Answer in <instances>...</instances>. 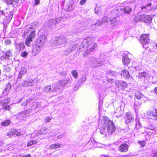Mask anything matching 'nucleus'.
<instances>
[{
    "mask_svg": "<svg viewBox=\"0 0 157 157\" xmlns=\"http://www.w3.org/2000/svg\"><path fill=\"white\" fill-rule=\"evenodd\" d=\"M15 47L16 49L18 50L21 51L22 49H23L25 48L24 44L22 43L16 44Z\"/></svg>",
    "mask_w": 157,
    "mask_h": 157,
    "instance_id": "obj_24",
    "label": "nucleus"
},
{
    "mask_svg": "<svg viewBox=\"0 0 157 157\" xmlns=\"http://www.w3.org/2000/svg\"><path fill=\"white\" fill-rule=\"evenodd\" d=\"M40 0H35V4L36 5H37L40 2Z\"/></svg>",
    "mask_w": 157,
    "mask_h": 157,
    "instance_id": "obj_55",
    "label": "nucleus"
},
{
    "mask_svg": "<svg viewBox=\"0 0 157 157\" xmlns=\"http://www.w3.org/2000/svg\"><path fill=\"white\" fill-rule=\"evenodd\" d=\"M109 21L110 22V24L112 26H117L119 22L118 21L116 20V18H110L109 19Z\"/></svg>",
    "mask_w": 157,
    "mask_h": 157,
    "instance_id": "obj_22",
    "label": "nucleus"
},
{
    "mask_svg": "<svg viewBox=\"0 0 157 157\" xmlns=\"http://www.w3.org/2000/svg\"><path fill=\"white\" fill-rule=\"evenodd\" d=\"M128 145L126 144H121L119 146V150L122 152H126L128 151Z\"/></svg>",
    "mask_w": 157,
    "mask_h": 157,
    "instance_id": "obj_16",
    "label": "nucleus"
},
{
    "mask_svg": "<svg viewBox=\"0 0 157 157\" xmlns=\"http://www.w3.org/2000/svg\"><path fill=\"white\" fill-rule=\"evenodd\" d=\"M148 115L150 118H155L157 120V112L156 109L148 113Z\"/></svg>",
    "mask_w": 157,
    "mask_h": 157,
    "instance_id": "obj_14",
    "label": "nucleus"
},
{
    "mask_svg": "<svg viewBox=\"0 0 157 157\" xmlns=\"http://www.w3.org/2000/svg\"><path fill=\"white\" fill-rule=\"evenodd\" d=\"M152 18L149 15H141L136 17L134 18V21L137 22L138 21L144 22L146 23H149L151 21Z\"/></svg>",
    "mask_w": 157,
    "mask_h": 157,
    "instance_id": "obj_4",
    "label": "nucleus"
},
{
    "mask_svg": "<svg viewBox=\"0 0 157 157\" xmlns=\"http://www.w3.org/2000/svg\"><path fill=\"white\" fill-rule=\"evenodd\" d=\"M82 48L86 47L88 51L90 52L94 51L97 47V44L94 42L90 37H88L84 39L81 43V47Z\"/></svg>",
    "mask_w": 157,
    "mask_h": 157,
    "instance_id": "obj_3",
    "label": "nucleus"
},
{
    "mask_svg": "<svg viewBox=\"0 0 157 157\" xmlns=\"http://www.w3.org/2000/svg\"><path fill=\"white\" fill-rule=\"evenodd\" d=\"M123 63L124 64L127 65L130 62V59L128 58V55L124 53L123 56Z\"/></svg>",
    "mask_w": 157,
    "mask_h": 157,
    "instance_id": "obj_15",
    "label": "nucleus"
},
{
    "mask_svg": "<svg viewBox=\"0 0 157 157\" xmlns=\"http://www.w3.org/2000/svg\"><path fill=\"white\" fill-rule=\"evenodd\" d=\"M76 5L73 2H71L68 5V11H71L73 10L75 7Z\"/></svg>",
    "mask_w": 157,
    "mask_h": 157,
    "instance_id": "obj_25",
    "label": "nucleus"
},
{
    "mask_svg": "<svg viewBox=\"0 0 157 157\" xmlns=\"http://www.w3.org/2000/svg\"><path fill=\"white\" fill-rule=\"evenodd\" d=\"M33 40L27 37L25 40V44L28 46H30V43L33 41Z\"/></svg>",
    "mask_w": 157,
    "mask_h": 157,
    "instance_id": "obj_26",
    "label": "nucleus"
},
{
    "mask_svg": "<svg viewBox=\"0 0 157 157\" xmlns=\"http://www.w3.org/2000/svg\"><path fill=\"white\" fill-rule=\"evenodd\" d=\"M44 91L46 92L51 93L50 86H46L43 88Z\"/></svg>",
    "mask_w": 157,
    "mask_h": 157,
    "instance_id": "obj_34",
    "label": "nucleus"
},
{
    "mask_svg": "<svg viewBox=\"0 0 157 157\" xmlns=\"http://www.w3.org/2000/svg\"><path fill=\"white\" fill-rule=\"evenodd\" d=\"M55 91H56L60 89L61 87L58 82L57 84H52Z\"/></svg>",
    "mask_w": 157,
    "mask_h": 157,
    "instance_id": "obj_33",
    "label": "nucleus"
},
{
    "mask_svg": "<svg viewBox=\"0 0 157 157\" xmlns=\"http://www.w3.org/2000/svg\"><path fill=\"white\" fill-rule=\"evenodd\" d=\"M1 13H2V14H3V12L2 11H0Z\"/></svg>",
    "mask_w": 157,
    "mask_h": 157,
    "instance_id": "obj_64",
    "label": "nucleus"
},
{
    "mask_svg": "<svg viewBox=\"0 0 157 157\" xmlns=\"http://www.w3.org/2000/svg\"><path fill=\"white\" fill-rule=\"evenodd\" d=\"M153 157H157V150L153 153Z\"/></svg>",
    "mask_w": 157,
    "mask_h": 157,
    "instance_id": "obj_53",
    "label": "nucleus"
},
{
    "mask_svg": "<svg viewBox=\"0 0 157 157\" xmlns=\"http://www.w3.org/2000/svg\"><path fill=\"white\" fill-rule=\"evenodd\" d=\"M99 157H109V156L107 155H106L105 154H103L100 155Z\"/></svg>",
    "mask_w": 157,
    "mask_h": 157,
    "instance_id": "obj_56",
    "label": "nucleus"
},
{
    "mask_svg": "<svg viewBox=\"0 0 157 157\" xmlns=\"http://www.w3.org/2000/svg\"><path fill=\"white\" fill-rule=\"evenodd\" d=\"M37 24L38 23L37 22H35L32 23L31 25H29L28 26H29L30 29H33L36 27Z\"/></svg>",
    "mask_w": 157,
    "mask_h": 157,
    "instance_id": "obj_36",
    "label": "nucleus"
},
{
    "mask_svg": "<svg viewBox=\"0 0 157 157\" xmlns=\"http://www.w3.org/2000/svg\"><path fill=\"white\" fill-rule=\"evenodd\" d=\"M18 117L20 119H22L23 118L26 117V115L24 112H21L19 113Z\"/></svg>",
    "mask_w": 157,
    "mask_h": 157,
    "instance_id": "obj_38",
    "label": "nucleus"
},
{
    "mask_svg": "<svg viewBox=\"0 0 157 157\" xmlns=\"http://www.w3.org/2000/svg\"><path fill=\"white\" fill-rule=\"evenodd\" d=\"M109 73L113 75H115V73L114 72H113L112 71H110V72H109Z\"/></svg>",
    "mask_w": 157,
    "mask_h": 157,
    "instance_id": "obj_57",
    "label": "nucleus"
},
{
    "mask_svg": "<svg viewBox=\"0 0 157 157\" xmlns=\"http://www.w3.org/2000/svg\"><path fill=\"white\" fill-rule=\"evenodd\" d=\"M61 145V144H59L58 143L55 144L51 145L50 148V149H56L57 148L60 147Z\"/></svg>",
    "mask_w": 157,
    "mask_h": 157,
    "instance_id": "obj_30",
    "label": "nucleus"
},
{
    "mask_svg": "<svg viewBox=\"0 0 157 157\" xmlns=\"http://www.w3.org/2000/svg\"><path fill=\"white\" fill-rule=\"evenodd\" d=\"M34 80L32 79L24 81L22 82V85L24 87H29L33 85Z\"/></svg>",
    "mask_w": 157,
    "mask_h": 157,
    "instance_id": "obj_13",
    "label": "nucleus"
},
{
    "mask_svg": "<svg viewBox=\"0 0 157 157\" xmlns=\"http://www.w3.org/2000/svg\"><path fill=\"white\" fill-rule=\"evenodd\" d=\"M151 5V3H148L147 5L146 6H143L141 7V9L142 10H143L144 9H146V7L147 6H150Z\"/></svg>",
    "mask_w": 157,
    "mask_h": 157,
    "instance_id": "obj_48",
    "label": "nucleus"
},
{
    "mask_svg": "<svg viewBox=\"0 0 157 157\" xmlns=\"http://www.w3.org/2000/svg\"><path fill=\"white\" fill-rule=\"evenodd\" d=\"M125 122L127 124L134 121L133 116L131 112H127L126 113L125 117Z\"/></svg>",
    "mask_w": 157,
    "mask_h": 157,
    "instance_id": "obj_9",
    "label": "nucleus"
},
{
    "mask_svg": "<svg viewBox=\"0 0 157 157\" xmlns=\"http://www.w3.org/2000/svg\"><path fill=\"white\" fill-rule=\"evenodd\" d=\"M99 125L100 126V132L101 134H105L108 132L112 133L115 130V127L113 122L106 117H103L99 121Z\"/></svg>",
    "mask_w": 157,
    "mask_h": 157,
    "instance_id": "obj_1",
    "label": "nucleus"
},
{
    "mask_svg": "<svg viewBox=\"0 0 157 157\" xmlns=\"http://www.w3.org/2000/svg\"><path fill=\"white\" fill-rule=\"evenodd\" d=\"M10 101V100L9 98H5L1 99V104L3 107V109L6 110H10V105H8Z\"/></svg>",
    "mask_w": 157,
    "mask_h": 157,
    "instance_id": "obj_7",
    "label": "nucleus"
},
{
    "mask_svg": "<svg viewBox=\"0 0 157 157\" xmlns=\"http://www.w3.org/2000/svg\"><path fill=\"white\" fill-rule=\"evenodd\" d=\"M21 134L20 132H18L16 129H12L7 133V136L11 137L14 135H15L17 136H20Z\"/></svg>",
    "mask_w": 157,
    "mask_h": 157,
    "instance_id": "obj_12",
    "label": "nucleus"
},
{
    "mask_svg": "<svg viewBox=\"0 0 157 157\" xmlns=\"http://www.w3.org/2000/svg\"><path fill=\"white\" fill-rule=\"evenodd\" d=\"M89 60L91 63H93L95 67H98L101 65V63H99L98 61H97L96 58L95 57L90 58Z\"/></svg>",
    "mask_w": 157,
    "mask_h": 157,
    "instance_id": "obj_17",
    "label": "nucleus"
},
{
    "mask_svg": "<svg viewBox=\"0 0 157 157\" xmlns=\"http://www.w3.org/2000/svg\"><path fill=\"white\" fill-rule=\"evenodd\" d=\"M102 24V22L101 21H100V20H98L97 21L95 25L97 26H99L100 25Z\"/></svg>",
    "mask_w": 157,
    "mask_h": 157,
    "instance_id": "obj_43",
    "label": "nucleus"
},
{
    "mask_svg": "<svg viewBox=\"0 0 157 157\" xmlns=\"http://www.w3.org/2000/svg\"><path fill=\"white\" fill-rule=\"evenodd\" d=\"M31 29L29 28V26L27 27V28L25 29L24 32V34L22 35V36L23 37H25V36L26 34L28 33L30 31V30Z\"/></svg>",
    "mask_w": 157,
    "mask_h": 157,
    "instance_id": "obj_37",
    "label": "nucleus"
},
{
    "mask_svg": "<svg viewBox=\"0 0 157 157\" xmlns=\"http://www.w3.org/2000/svg\"><path fill=\"white\" fill-rule=\"evenodd\" d=\"M50 88H51V92H55V90L54 89V88L52 84L50 86Z\"/></svg>",
    "mask_w": 157,
    "mask_h": 157,
    "instance_id": "obj_51",
    "label": "nucleus"
},
{
    "mask_svg": "<svg viewBox=\"0 0 157 157\" xmlns=\"http://www.w3.org/2000/svg\"><path fill=\"white\" fill-rule=\"evenodd\" d=\"M72 79L71 78H67L64 79H62L59 81L58 83L61 87H64L68 84L72 83Z\"/></svg>",
    "mask_w": 157,
    "mask_h": 157,
    "instance_id": "obj_8",
    "label": "nucleus"
},
{
    "mask_svg": "<svg viewBox=\"0 0 157 157\" xmlns=\"http://www.w3.org/2000/svg\"><path fill=\"white\" fill-rule=\"evenodd\" d=\"M36 32L35 30L32 31L30 33L29 35L27 36L31 39L33 40L35 36Z\"/></svg>",
    "mask_w": 157,
    "mask_h": 157,
    "instance_id": "obj_28",
    "label": "nucleus"
},
{
    "mask_svg": "<svg viewBox=\"0 0 157 157\" xmlns=\"http://www.w3.org/2000/svg\"><path fill=\"white\" fill-rule=\"evenodd\" d=\"M4 42H5V44L6 45H9L11 43V40H8V39L6 40Z\"/></svg>",
    "mask_w": 157,
    "mask_h": 157,
    "instance_id": "obj_45",
    "label": "nucleus"
},
{
    "mask_svg": "<svg viewBox=\"0 0 157 157\" xmlns=\"http://www.w3.org/2000/svg\"><path fill=\"white\" fill-rule=\"evenodd\" d=\"M12 52L11 51L9 50L6 52V55L8 56H10L12 55Z\"/></svg>",
    "mask_w": 157,
    "mask_h": 157,
    "instance_id": "obj_41",
    "label": "nucleus"
},
{
    "mask_svg": "<svg viewBox=\"0 0 157 157\" xmlns=\"http://www.w3.org/2000/svg\"><path fill=\"white\" fill-rule=\"evenodd\" d=\"M138 76L140 78L142 77L147 78L149 77V75L148 72H141L138 74Z\"/></svg>",
    "mask_w": 157,
    "mask_h": 157,
    "instance_id": "obj_23",
    "label": "nucleus"
},
{
    "mask_svg": "<svg viewBox=\"0 0 157 157\" xmlns=\"http://www.w3.org/2000/svg\"><path fill=\"white\" fill-rule=\"evenodd\" d=\"M120 74L124 78H129L130 77L128 71L125 69L122 70Z\"/></svg>",
    "mask_w": 157,
    "mask_h": 157,
    "instance_id": "obj_19",
    "label": "nucleus"
},
{
    "mask_svg": "<svg viewBox=\"0 0 157 157\" xmlns=\"http://www.w3.org/2000/svg\"><path fill=\"white\" fill-rule=\"evenodd\" d=\"M135 96L136 98L138 99H143L145 100L146 99V98L145 97L144 95L142 94L141 93L138 91H136L135 93Z\"/></svg>",
    "mask_w": 157,
    "mask_h": 157,
    "instance_id": "obj_20",
    "label": "nucleus"
},
{
    "mask_svg": "<svg viewBox=\"0 0 157 157\" xmlns=\"http://www.w3.org/2000/svg\"><path fill=\"white\" fill-rule=\"evenodd\" d=\"M155 93L157 94V87L155 88Z\"/></svg>",
    "mask_w": 157,
    "mask_h": 157,
    "instance_id": "obj_61",
    "label": "nucleus"
},
{
    "mask_svg": "<svg viewBox=\"0 0 157 157\" xmlns=\"http://www.w3.org/2000/svg\"><path fill=\"white\" fill-rule=\"evenodd\" d=\"M47 36L44 34H41L35 42V44L32 50V55L34 56L37 55L40 52L45 44Z\"/></svg>",
    "mask_w": 157,
    "mask_h": 157,
    "instance_id": "obj_2",
    "label": "nucleus"
},
{
    "mask_svg": "<svg viewBox=\"0 0 157 157\" xmlns=\"http://www.w3.org/2000/svg\"><path fill=\"white\" fill-rule=\"evenodd\" d=\"M141 126L139 122H136V127L137 128H139Z\"/></svg>",
    "mask_w": 157,
    "mask_h": 157,
    "instance_id": "obj_49",
    "label": "nucleus"
},
{
    "mask_svg": "<svg viewBox=\"0 0 157 157\" xmlns=\"http://www.w3.org/2000/svg\"><path fill=\"white\" fill-rule=\"evenodd\" d=\"M123 11L125 13L129 14L132 11V9L128 6H125L123 9Z\"/></svg>",
    "mask_w": 157,
    "mask_h": 157,
    "instance_id": "obj_27",
    "label": "nucleus"
},
{
    "mask_svg": "<svg viewBox=\"0 0 157 157\" xmlns=\"http://www.w3.org/2000/svg\"><path fill=\"white\" fill-rule=\"evenodd\" d=\"M61 75L63 76H64L66 75V73L65 72H61Z\"/></svg>",
    "mask_w": 157,
    "mask_h": 157,
    "instance_id": "obj_54",
    "label": "nucleus"
},
{
    "mask_svg": "<svg viewBox=\"0 0 157 157\" xmlns=\"http://www.w3.org/2000/svg\"><path fill=\"white\" fill-rule=\"evenodd\" d=\"M19 0H14V2L16 3H17L18 2Z\"/></svg>",
    "mask_w": 157,
    "mask_h": 157,
    "instance_id": "obj_62",
    "label": "nucleus"
},
{
    "mask_svg": "<svg viewBox=\"0 0 157 157\" xmlns=\"http://www.w3.org/2000/svg\"><path fill=\"white\" fill-rule=\"evenodd\" d=\"M27 72V69L25 67H21L18 75V78H21L22 76L24 75Z\"/></svg>",
    "mask_w": 157,
    "mask_h": 157,
    "instance_id": "obj_21",
    "label": "nucleus"
},
{
    "mask_svg": "<svg viewBox=\"0 0 157 157\" xmlns=\"http://www.w3.org/2000/svg\"><path fill=\"white\" fill-rule=\"evenodd\" d=\"M108 20L107 17H104L102 18L101 21L103 23L107 22Z\"/></svg>",
    "mask_w": 157,
    "mask_h": 157,
    "instance_id": "obj_46",
    "label": "nucleus"
},
{
    "mask_svg": "<svg viewBox=\"0 0 157 157\" xmlns=\"http://www.w3.org/2000/svg\"><path fill=\"white\" fill-rule=\"evenodd\" d=\"M37 142V141L36 140H31L28 143L27 146L28 147L32 145L36 144Z\"/></svg>",
    "mask_w": 157,
    "mask_h": 157,
    "instance_id": "obj_35",
    "label": "nucleus"
},
{
    "mask_svg": "<svg viewBox=\"0 0 157 157\" xmlns=\"http://www.w3.org/2000/svg\"><path fill=\"white\" fill-rule=\"evenodd\" d=\"M3 143V141L0 140V147L2 145Z\"/></svg>",
    "mask_w": 157,
    "mask_h": 157,
    "instance_id": "obj_59",
    "label": "nucleus"
},
{
    "mask_svg": "<svg viewBox=\"0 0 157 157\" xmlns=\"http://www.w3.org/2000/svg\"><path fill=\"white\" fill-rule=\"evenodd\" d=\"M86 1V0H81L80 2V4L81 5H83L85 3Z\"/></svg>",
    "mask_w": 157,
    "mask_h": 157,
    "instance_id": "obj_50",
    "label": "nucleus"
},
{
    "mask_svg": "<svg viewBox=\"0 0 157 157\" xmlns=\"http://www.w3.org/2000/svg\"><path fill=\"white\" fill-rule=\"evenodd\" d=\"M128 156L127 155H120L117 156L116 157H128Z\"/></svg>",
    "mask_w": 157,
    "mask_h": 157,
    "instance_id": "obj_58",
    "label": "nucleus"
},
{
    "mask_svg": "<svg viewBox=\"0 0 157 157\" xmlns=\"http://www.w3.org/2000/svg\"><path fill=\"white\" fill-rule=\"evenodd\" d=\"M71 75L75 79H77L78 76V72L76 70H73L71 72Z\"/></svg>",
    "mask_w": 157,
    "mask_h": 157,
    "instance_id": "obj_31",
    "label": "nucleus"
},
{
    "mask_svg": "<svg viewBox=\"0 0 157 157\" xmlns=\"http://www.w3.org/2000/svg\"><path fill=\"white\" fill-rule=\"evenodd\" d=\"M22 157H31L30 154L24 155H22Z\"/></svg>",
    "mask_w": 157,
    "mask_h": 157,
    "instance_id": "obj_52",
    "label": "nucleus"
},
{
    "mask_svg": "<svg viewBox=\"0 0 157 157\" xmlns=\"http://www.w3.org/2000/svg\"><path fill=\"white\" fill-rule=\"evenodd\" d=\"M138 143L140 144L141 147H143L146 144L145 141L144 140L138 141Z\"/></svg>",
    "mask_w": 157,
    "mask_h": 157,
    "instance_id": "obj_40",
    "label": "nucleus"
},
{
    "mask_svg": "<svg viewBox=\"0 0 157 157\" xmlns=\"http://www.w3.org/2000/svg\"><path fill=\"white\" fill-rule=\"evenodd\" d=\"M51 118L49 117H48L45 119V121L46 123L49 122L50 121Z\"/></svg>",
    "mask_w": 157,
    "mask_h": 157,
    "instance_id": "obj_47",
    "label": "nucleus"
},
{
    "mask_svg": "<svg viewBox=\"0 0 157 157\" xmlns=\"http://www.w3.org/2000/svg\"><path fill=\"white\" fill-rule=\"evenodd\" d=\"M151 127L150 126H149V129H151V130H154V128H152V127Z\"/></svg>",
    "mask_w": 157,
    "mask_h": 157,
    "instance_id": "obj_60",
    "label": "nucleus"
},
{
    "mask_svg": "<svg viewBox=\"0 0 157 157\" xmlns=\"http://www.w3.org/2000/svg\"><path fill=\"white\" fill-rule=\"evenodd\" d=\"M98 143L96 141L94 138H90V140L88 142L87 145L89 146V148L91 149L98 147L97 145V144Z\"/></svg>",
    "mask_w": 157,
    "mask_h": 157,
    "instance_id": "obj_11",
    "label": "nucleus"
},
{
    "mask_svg": "<svg viewBox=\"0 0 157 157\" xmlns=\"http://www.w3.org/2000/svg\"><path fill=\"white\" fill-rule=\"evenodd\" d=\"M7 4H12L14 0H3Z\"/></svg>",
    "mask_w": 157,
    "mask_h": 157,
    "instance_id": "obj_44",
    "label": "nucleus"
},
{
    "mask_svg": "<svg viewBox=\"0 0 157 157\" xmlns=\"http://www.w3.org/2000/svg\"><path fill=\"white\" fill-rule=\"evenodd\" d=\"M47 129L45 127H43L40 131L39 133L40 134H44L46 133L47 132Z\"/></svg>",
    "mask_w": 157,
    "mask_h": 157,
    "instance_id": "obj_32",
    "label": "nucleus"
},
{
    "mask_svg": "<svg viewBox=\"0 0 157 157\" xmlns=\"http://www.w3.org/2000/svg\"><path fill=\"white\" fill-rule=\"evenodd\" d=\"M140 42L143 45V47L147 48L148 47V43H150V40L149 39L148 36L147 34H142L140 36Z\"/></svg>",
    "mask_w": 157,
    "mask_h": 157,
    "instance_id": "obj_5",
    "label": "nucleus"
},
{
    "mask_svg": "<svg viewBox=\"0 0 157 157\" xmlns=\"http://www.w3.org/2000/svg\"><path fill=\"white\" fill-rule=\"evenodd\" d=\"M11 123V121L10 120H7L1 123V125L2 126L5 127L9 125Z\"/></svg>",
    "mask_w": 157,
    "mask_h": 157,
    "instance_id": "obj_29",
    "label": "nucleus"
},
{
    "mask_svg": "<svg viewBox=\"0 0 157 157\" xmlns=\"http://www.w3.org/2000/svg\"><path fill=\"white\" fill-rule=\"evenodd\" d=\"M60 18H56L55 19H52L49 20L48 22V24L50 26L54 25L58 23L60 21Z\"/></svg>",
    "mask_w": 157,
    "mask_h": 157,
    "instance_id": "obj_18",
    "label": "nucleus"
},
{
    "mask_svg": "<svg viewBox=\"0 0 157 157\" xmlns=\"http://www.w3.org/2000/svg\"><path fill=\"white\" fill-rule=\"evenodd\" d=\"M28 55V52L26 51H24L21 54V56L24 57H26Z\"/></svg>",
    "mask_w": 157,
    "mask_h": 157,
    "instance_id": "obj_42",
    "label": "nucleus"
},
{
    "mask_svg": "<svg viewBox=\"0 0 157 157\" xmlns=\"http://www.w3.org/2000/svg\"><path fill=\"white\" fill-rule=\"evenodd\" d=\"M115 85L117 86L121 89H124L127 87V83L122 81H117L115 82Z\"/></svg>",
    "mask_w": 157,
    "mask_h": 157,
    "instance_id": "obj_10",
    "label": "nucleus"
},
{
    "mask_svg": "<svg viewBox=\"0 0 157 157\" xmlns=\"http://www.w3.org/2000/svg\"><path fill=\"white\" fill-rule=\"evenodd\" d=\"M90 52L88 51V49H87L83 53V56L84 57H87Z\"/></svg>",
    "mask_w": 157,
    "mask_h": 157,
    "instance_id": "obj_39",
    "label": "nucleus"
},
{
    "mask_svg": "<svg viewBox=\"0 0 157 157\" xmlns=\"http://www.w3.org/2000/svg\"><path fill=\"white\" fill-rule=\"evenodd\" d=\"M67 40V38L64 36L57 37L54 41V44L56 46H59L66 43Z\"/></svg>",
    "mask_w": 157,
    "mask_h": 157,
    "instance_id": "obj_6",
    "label": "nucleus"
},
{
    "mask_svg": "<svg viewBox=\"0 0 157 157\" xmlns=\"http://www.w3.org/2000/svg\"><path fill=\"white\" fill-rule=\"evenodd\" d=\"M102 102L99 101V106L100 105H102Z\"/></svg>",
    "mask_w": 157,
    "mask_h": 157,
    "instance_id": "obj_63",
    "label": "nucleus"
}]
</instances>
